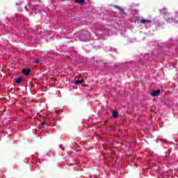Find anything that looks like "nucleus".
I'll list each match as a JSON object with an SVG mask.
<instances>
[{
	"label": "nucleus",
	"instance_id": "obj_1",
	"mask_svg": "<svg viewBox=\"0 0 178 178\" xmlns=\"http://www.w3.org/2000/svg\"><path fill=\"white\" fill-rule=\"evenodd\" d=\"M76 37L79 38V41L86 42L91 40V33L88 31H80L76 33Z\"/></svg>",
	"mask_w": 178,
	"mask_h": 178
},
{
	"label": "nucleus",
	"instance_id": "obj_2",
	"mask_svg": "<svg viewBox=\"0 0 178 178\" xmlns=\"http://www.w3.org/2000/svg\"><path fill=\"white\" fill-rule=\"evenodd\" d=\"M41 0H32L31 3H28L29 4L26 6V9L27 12H34V13H37V10H38V3Z\"/></svg>",
	"mask_w": 178,
	"mask_h": 178
},
{
	"label": "nucleus",
	"instance_id": "obj_3",
	"mask_svg": "<svg viewBox=\"0 0 178 178\" xmlns=\"http://www.w3.org/2000/svg\"><path fill=\"white\" fill-rule=\"evenodd\" d=\"M164 19L165 22H168V23H171L172 24H176L178 23V17H177L176 19H173L172 15L168 13H165Z\"/></svg>",
	"mask_w": 178,
	"mask_h": 178
},
{
	"label": "nucleus",
	"instance_id": "obj_4",
	"mask_svg": "<svg viewBox=\"0 0 178 178\" xmlns=\"http://www.w3.org/2000/svg\"><path fill=\"white\" fill-rule=\"evenodd\" d=\"M24 20H26V17L24 16H16L15 17L13 18V22H17V23H24Z\"/></svg>",
	"mask_w": 178,
	"mask_h": 178
},
{
	"label": "nucleus",
	"instance_id": "obj_5",
	"mask_svg": "<svg viewBox=\"0 0 178 178\" xmlns=\"http://www.w3.org/2000/svg\"><path fill=\"white\" fill-rule=\"evenodd\" d=\"M150 94H151L152 97H158V95H159V94H161V90L160 89L154 90H152V92H151Z\"/></svg>",
	"mask_w": 178,
	"mask_h": 178
},
{
	"label": "nucleus",
	"instance_id": "obj_6",
	"mask_svg": "<svg viewBox=\"0 0 178 178\" xmlns=\"http://www.w3.org/2000/svg\"><path fill=\"white\" fill-rule=\"evenodd\" d=\"M140 23H142V24H145V26H148V24L150 26V24L152 23V21H151V19H141L140 20Z\"/></svg>",
	"mask_w": 178,
	"mask_h": 178
},
{
	"label": "nucleus",
	"instance_id": "obj_7",
	"mask_svg": "<svg viewBox=\"0 0 178 178\" xmlns=\"http://www.w3.org/2000/svg\"><path fill=\"white\" fill-rule=\"evenodd\" d=\"M174 44H175V40H174V39L171 38L167 42L164 43V46L169 47L170 45H174Z\"/></svg>",
	"mask_w": 178,
	"mask_h": 178
},
{
	"label": "nucleus",
	"instance_id": "obj_8",
	"mask_svg": "<svg viewBox=\"0 0 178 178\" xmlns=\"http://www.w3.org/2000/svg\"><path fill=\"white\" fill-rule=\"evenodd\" d=\"M114 8H115V9H118V10H120V12H122V13L124 15H126V13L124 12V10H123V8H122V7H120L119 6H114Z\"/></svg>",
	"mask_w": 178,
	"mask_h": 178
},
{
	"label": "nucleus",
	"instance_id": "obj_9",
	"mask_svg": "<svg viewBox=\"0 0 178 178\" xmlns=\"http://www.w3.org/2000/svg\"><path fill=\"white\" fill-rule=\"evenodd\" d=\"M113 117L114 118V119H116L117 118H119V112L114 111L113 112Z\"/></svg>",
	"mask_w": 178,
	"mask_h": 178
},
{
	"label": "nucleus",
	"instance_id": "obj_10",
	"mask_svg": "<svg viewBox=\"0 0 178 178\" xmlns=\"http://www.w3.org/2000/svg\"><path fill=\"white\" fill-rule=\"evenodd\" d=\"M23 74H24L25 76H29V74H30V70H23L22 71Z\"/></svg>",
	"mask_w": 178,
	"mask_h": 178
},
{
	"label": "nucleus",
	"instance_id": "obj_11",
	"mask_svg": "<svg viewBox=\"0 0 178 178\" xmlns=\"http://www.w3.org/2000/svg\"><path fill=\"white\" fill-rule=\"evenodd\" d=\"M75 84H76V86L83 84V80H76V81H75Z\"/></svg>",
	"mask_w": 178,
	"mask_h": 178
},
{
	"label": "nucleus",
	"instance_id": "obj_12",
	"mask_svg": "<svg viewBox=\"0 0 178 178\" xmlns=\"http://www.w3.org/2000/svg\"><path fill=\"white\" fill-rule=\"evenodd\" d=\"M76 3H79V5H83L84 3V0H75Z\"/></svg>",
	"mask_w": 178,
	"mask_h": 178
},
{
	"label": "nucleus",
	"instance_id": "obj_13",
	"mask_svg": "<svg viewBox=\"0 0 178 178\" xmlns=\"http://www.w3.org/2000/svg\"><path fill=\"white\" fill-rule=\"evenodd\" d=\"M22 81H23V79L22 78H18L17 79L15 80V83H17V84H20Z\"/></svg>",
	"mask_w": 178,
	"mask_h": 178
},
{
	"label": "nucleus",
	"instance_id": "obj_14",
	"mask_svg": "<svg viewBox=\"0 0 178 178\" xmlns=\"http://www.w3.org/2000/svg\"><path fill=\"white\" fill-rule=\"evenodd\" d=\"M104 51H106V52H109V51H112V49H111V47H105Z\"/></svg>",
	"mask_w": 178,
	"mask_h": 178
},
{
	"label": "nucleus",
	"instance_id": "obj_15",
	"mask_svg": "<svg viewBox=\"0 0 178 178\" xmlns=\"http://www.w3.org/2000/svg\"><path fill=\"white\" fill-rule=\"evenodd\" d=\"M48 155L49 156H51V155H55V153L54 152V151L50 150V153H49Z\"/></svg>",
	"mask_w": 178,
	"mask_h": 178
},
{
	"label": "nucleus",
	"instance_id": "obj_16",
	"mask_svg": "<svg viewBox=\"0 0 178 178\" xmlns=\"http://www.w3.org/2000/svg\"><path fill=\"white\" fill-rule=\"evenodd\" d=\"M47 124V122H42L41 123V126L42 127H45V125Z\"/></svg>",
	"mask_w": 178,
	"mask_h": 178
},
{
	"label": "nucleus",
	"instance_id": "obj_17",
	"mask_svg": "<svg viewBox=\"0 0 178 178\" xmlns=\"http://www.w3.org/2000/svg\"><path fill=\"white\" fill-rule=\"evenodd\" d=\"M34 63H35L36 65H38V63H40V60L38 59L35 60Z\"/></svg>",
	"mask_w": 178,
	"mask_h": 178
},
{
	"label": "nucleus",
	"instance_id": "obj_18",
	"mask_svg": "<svg viewBox=\"0 0 178 178\" xmlns=\"http://www.w3.org/2000/svg\"><path fill=\"white\" fill-rule=\"evenodd\" d=\"M17 6H20L22 5V1L16 3Z\"/></svg>",
	"mask_w": 178,
	"mask_h": 178
},
{
	"label": "nucleus",
	"instance_id": "obj_19",
	"mask_svg": "<svg viewBox=\"0 0 178 178\" xmlns=\"http://www.w3.org/2000/svg\"><path fill=\"white\" fill-rule=\"evenodd\" d=\"M60 112H62V111H56V115H58V113H60Z\"/></svg>",
	"mask_w": 178,
	"mask_h": 178
},
{
	"label": "nucleus",
	"instance_id": "obj_20",
	"mask_svg": "<svg viewBox=\"0 0 178 178\" xmlns=\"http://www.w3.org/2000/svg\"><path fill=\"white\" fill-rule=\"evenodd\" d=\"M60 148H61L63 151H65V147H63V146H60Z\"/></svg>",
	"mask_w": 178,
	"mask_h": 178
},
{
	"label": "nucleus",
	"instance_id": "obj_21",
	"mask_svg": "<svg viewBox=\"0 0 178 178\" xmlns=\"http://www.w3.org/2000/svg\"><path fill=\"white\" fill-rule=\"evenodd\" d=\"M144 58H147V55H145V56H144Z\"/></svg>",
	"mask_w": 178,
	"mask_h": 178
},
{
	"label": "nucleus",
	"instance_id": "obj_22",
	"mask_svg": "<svg viewBox=\"0 0 178 178\" xmlns=\"http://www.w3.org/2000/svg\"><path fill=\"white\" fill-rule=\"evenodd\" d=\"M95 35H98V33H96Z\"/></svg>",
	"mask_w": 178,
	"mask_h": 178
},
{
	"label": "nucleus",
	"instance_id": "obj_23",
	"mask_svg": "<svg viewBox=\"0 0 178 178\" xmlns=\"http://www.w3.org/2000/svg\"><path fill=\"white\" fill-rule=\"evenodd\" d=\"M21 37H23V35H21Z\"/></svg>",
	"mask_w": 178,
	"mask_h": 178
}]
</instances>
